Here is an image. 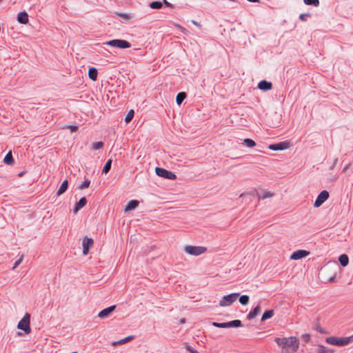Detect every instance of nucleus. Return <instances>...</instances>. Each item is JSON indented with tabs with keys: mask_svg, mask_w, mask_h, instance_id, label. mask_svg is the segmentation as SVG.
<instances>
[{
	"mask_svg": "<svg viewBox=\"0 0 353 353\" xmlns=\"http://www.w3.org/2000/svg\"><path fill=\"white\" fill-rule=\"evenodd\" d=\"M14 158L12 157V151H9L3 159V162L6 165H13Z\"/></svg>",
	"mask_w": 353,
	"mask_h": 353,
	"instance_id": "obj_20",
	"label": "nucleus"
},
{
	"mask_svg": "<svg viewBox=\"0 0 353 353\" xmlns=\"http://www.w3.org/2000/svg\"><path fill=\"white\" fill-rule=\"evenodd\" d=\"M68 128L71 130V132H74L78 130L77 125H69Z\"/></svg>",
	"mask_w": 353,
	"mask_h": 353,
	"instance_id": "obj_39",
	"label": "nucleus"
},
{
	"mask_svg": "<svg viewBox=\"0 0 353 353\" xmlns=\"http://www.w3.org/2000/svg\"><path fill=\"white\" fill-rule=\"evenodd\" d=\"M162 6H163V3L161 1H152L150 3V7L152 9L159 10V9H161L162 8Z\"/></svg>",
	"mask_w": 353,
	"mask_h": 353,
	"instance_id": "obj_30",
	"label": "nucleus"
},
{
	"mask_svg": "<svg viewBox=\"0 0 353 353\" xmlns=\"http://www.w3.org/2000/svg\"><path fill=\"white\" fill-rule=\"evenodd\" d=\"M155 172L157 176L164 179L174 180L176 178V176L174 172L162 168H156Z\"/></svg>",
	"mask_w": 353,
	"mask_h": 353,
	"instance_id": "obj_8",
	"label": "nucleus"
},
{
	"mask_svg": "<svg viewBox=\"0 0 353 353\" xmlns=\"http://www.w3.org/2000/svg\"><path fill=\"white\" fill-rule=\"evenodd\" d=\"M309 252L304 250H299L294 252L290 256L292 260H299L304 257H306L309 254Z\"/></svg>",
	"mask_w": 353,
	"mask_h": 353,
	"instance_id": "obj_11",
	"label": "nucleus"
},
{
	"mask_svg": "<svg viewBox=\"0 0 353 353\" xmlns=\"http://www.w3.org/2000/svg\"><path fill=\"white\" fill-rule=\"evenodd\" d=\"M192 23L194 25L196 26H199V27H200V26H201V25L199 24V23H198L197 21H194V20H192Z\"/></svg>",
	"mask_w": 353,
	"mask_h": 353,
	"instance_id": "obj_43",
	"label": "nucleus"
},
{
	"mask_svg": "<svg viewBox=\"0 0 353 353\" xmlns=\"http://www.w3.org/2000/svg\"><path fill=\"white\" fill-rule=\"evenodd\" d=\"M243 144L248 148H253L254 146L256 145L255 141L254 140H252L251 139H248V138L245 139L243 140Z\"/></svg>",
	"mask_w": 353,
	"mask_h": 353,
	"instance_id": "obj_31",
	"label": "nucleus"
},
{
	"mask_svg": "<svg viewBox=\"0 0 353 353\" xmlns=\"http://www.w3.org/2000/svg\"><path fill=\"white\" fill-rule=\"evenodd\" d=\"M185 322V320L184 319H182L181 320V323H184Z\"/></svg>",
	"mask_w": 353,
	"mask_h": 353,
	"instance_id": "obj_51",
	"label": "nucleus"
},
{
	"mask_svg": "<svg viewBox=\"0 0 353 353\" xmlns=\"http://www.w3.org/2000/svg\"><path fill=\"white\" fill-rule=\"evenodd\" d=\"M316 331H319V332H321V331H323L321 328H317Z\"/></svg>",
	"mask_w": 353,
	"mask_h": 353,
	"instance_id": "obj_48",
	"label": "nucleus"
},
{
	"mask_svg": "<svg viewBox=\"0 0 353 353\" xmlns=\"http://www.w3.org/2000/svg\"><path fill=\"white\" fill-rule=\"evenodd\" d=\"M247 1L249 2H251V3H258L260 1V0H247Z\"/></svg>",
	"mask_w": 353,
	"mask_h": 353,
	"instance_id": "obj_46",
	"label": "nucleus"
},
{
	"mask_svg": "<svg viewBox=\"0 0 353 353\" xmlns=\"http://www.w3.org/2000/svg\"><path fill=\"white\" fill-rule=\"evenodd\" d=\"M211 325L218 328H230V327H239L242 326L241 321L239 319L233 320L229 322L216 323L212 322Z\"/></svg>",
	"mask_w": 353,
	"mask_h": 353,
	"instance_id": "obj_3",
	"label": "nucleus"
},
{
	"mask_svg": "<svg viewBox=\"0 0 353 353\" xmlns=\"http://www.w3.org/2000/svg\"><path fill=\"white\" fill-rule=\"evenodd\" d=\"M334 280H335V276H334L330 277V278L328 279L329 282H334Z\"/></svg>",
	"mask_w": 353,
	"mask_h": 353,
	"instance_id": "obj_45",
	"label": "nucleus"
},
{
	"mask_svg": "<svg viewBox=\"0 0 353 353\" xmlns=\"http://www.w3.org/2000/svg\"><path fill=\"white\" fill-rule=\"evenodd\" d=\"M290 147V143L288 141H282L269 145V149L274 151L283 150L288 149Z\"/></svg>",
	"mask_w": 353,
	"mask_h": 353,
	"instance_id": "obj_10",
	"label": "nucleus"
},
{
	"mask_svg": "<svg viewBox=\"0 0 353 353\" xmlns=\"http://www.w3.org/2000/svg\"><path fill=\"white\" fill-rule=\"evenodd\" d=\"M272 88V83L270 81L266 80H261L258 83V88L261 90L268 91Z\"/></svg>",
	"mask_w": 353,
	"mask_h": 353,
	"instance_id": "obj_13",
	"label": "nucleus"
},
{
	"mask_svg": "<svg viewBox=\"0 0 353 353\" xmlns=\"http://www.w3.org/2000/svg\"><path fill=\"white\" fill-rule=\"evenodd\" d=\"M186 350L190 352V353H196L197 352L196 351H195L191 346L190 345H187L186 346Z\"/></svg>",
	"mask_w": 353,
	"mask_h": 353,
	"instance_id": "obj_41",
	"label": "nucleus"
},
{
	"mask_svg": "<svg viewBox=\"0 0 353 353\" xmlns=\"http://www.w3.org/2000/svg\"><path fill=\"white\" fill-rule=\"evenodd\" d=\"M139 201L137 200H131L130 201L125 207V212H130L134 210L138 205Z\"/></svg>",
	"mask_w": 353,
	"mask_h": 353,
	"instance_id": "obj_18",
	"label": "nucleus"
},
{
	"mask_svg": "<svg viewBox=\"0 0 353 353\" xmlns=\"http://www.w3.org/2000/svg\"><path fill=\"white\" fill-rule=\"evenodd\" d=\"M23 175V172H21V173L19 174V176H22Z\"/></svg>",
	"mask_w": 353,
	"mask_h": 353,
	"instance_id": "obj_50",
	"label": "nucleus"
},
{
	"mask_svg": "<svg viewBox=\"0 0 353 353\" xmlns=\"http://www.w3.org/2000/svg\"><path fill=\"white\" fill-rule=\"evenodd\" d=\"M328 198L329 192L327 190L321 191L316 199L314 206L315 208L320 207Z\"/></svg>",
	"mask_w": 353,
	"mask_h": 353,
	"instance_id": "obj_9",
	"label": "nucleus"
},
{
	"mask_svg": "<svg viewBox=\"0 0 353 353\" xmlns=\"http://www.w3.org/2000/svg\"><path fill=\"white\" fill-rule=\"evenodd\" d=\"M72 353H78V352H72Z\"/></svg>",
	"mask_w": 353,
	"mask_h": 353,
	"instance_id": "obj_52",
	"label": "nucleus"
},
{
	"mask_svg": "<svg viewBox=\"0 0 353 353\" xmlns=\"http://www.w3.org/2000/svg\"><path fill=\"white\" fill-rule=\"evenodd\" d=\"M104 44L121 49L129 48L131 47L130 43L123 39H112L106 41Z\"/></svg>",
	"mask_w": 353,
	"mask_h": 353,
	"instance_id": "obj_4",
	"label": "nucleus"
},
{
	"mask_svg": "<svg viewBox=\"0 0 353 353\" xmlns=\"http://www.w3.org/2000/svg\"><path fill=\"white\" fill-rule=\"evenodd\" d=\"M134 116V110H130L128 112V113L127 114V115H126V117H125V121L127 123H130V122L132 120V119H133Z\"/></svg>",
	"mask_w": 353,
	"mask_h": 353,
	"instance_id": "obj_32",
	"label": "nucleus"
},
{
	"mask_svg": "<svg viewBox=\"0 0 353 353\" xmlns=\"http://www.w3.org/2000/svg\"><path fill=\"white\" fill-rule=\"evenodd\" d=\"M90 181L88 179H85V181L79 185V189L87 188L90 186Z\"/></svg>",
	"mask_w": 353,
	"mask_h": 353,
	"instance_id": "obj_35",
	"label": "nucleus"
},
{
	"mask_svg": "<svg viewBox=\"0 0 353 353\" xmlns=\"http://www.w3.org/2000/svg\"><path fill=\"white\" fill-rule=\"evenodd\" d=\"M239 296V293H232L228 295L223 296L219 302V305L221 307L229 306L232 305Z\"/></svg>",
	"mask_w": 353,
	"mask_h": 353,
	"instance_id": "obj_5",
	"label": "nucleus"
},
{
	"mask_svg": "<svg viewBox=\"0 0 353 353\" xmlns=\"http://www.w3.org/2000/svg\"><path fill=\"white\" fill-rule=\"evenodd\" d=\"M23 256L21 255L14 263V266H13V269L16 268L17 267H18L22 262L23 261Z\"/></svg>",
	"mask_w": 353,
	"mask_h": 353,
	"instance_id": "obj_37",
	"label": "nucleus"
},
{
	"mask_svg": "<svg viewBox=\"0 0 353 353\" xmlns=\"http://www.w3.org/2000/svg\"><path fill=\"white\" fill-rule=\"evenodd\" d=\"M303 338L305 341H307L310 339V336H309V334H305V335H303Z\"/></svg>",
	"mask_w": 353,
	"mask_h": 353,
	"instance_id": "obj_44",
	"label": "nucleus"
},
{
	"mask_svg": "<svg viewBox=\"0 0 353 353\" xmlns=\"http://www.w3.org/2000/svg\"><path fill=\"white\" fill-rule=\"evenodd\" d=\"M23 333H24V332H17V334H18V336H23Z\"/></svg>",
	"mask_w": 353,
	"mask_h": 353,
	"instance_id": "obj_47",
	"label": "nucleus"
},
{
	"mask_svg": "<svg viewBox=\"0 0 353 353\" xmlns=\"http://www.w3.org/2000/svg\"><path fill=\"white\" fill-rule=\"evenodd\" d=\"M134 339V336L133 335H130L128 336H126L122 339L118 340V341H114L111 343L112 345L116 346V345H123L132 339Z\"/></svg>",
	"mask_w": 353,
	"mask_h": 353,
	"instance_id": "obj_16",
	"label": "nucleus"
},
{
	"mask_svg": "<svg viewBox=\"0 0 353 353\" xmlns=\"http://www.w3.org/2000/svg\"><path fill=\"white\" fill-rule=\"evenodd\" d=\"M163 4H165V6L168 8H172L173 7V5L170 3H169L167 0H163V2H162Z\"/></svg>",
	"mask_w": 353,
	"mask_h": 353,
	"instance_id": "obj_40",
	"label": "nucleus"
},
{
	"mask_svg": "<svg viewBox=\"0 0 353 353\" xmlns=\"http://www.w3.org/2000/svg\"><path fill=\"white\" fill-rule=\"evenodd\" d=\"M250 301V297L248 295L243 294L239 296V302L243 305H246L248 304Z\"/></svg>",
	"mask_w": 353,
	"mask_h": 353,
	"instance_id": "obj_28",
	"label": "nucleus"
},
{
	"mask_svg": "<svg viewBox=\"0 0 353 353\" xmlns=\"http://www.w3.org/2000/svg\"><path fill=\"white\" fill-rule=\"evenodd\" d=\"M94 241L92 238H85L83 241V247H87L88 248L93 246Z\"/></svg>",
	"mask_w": 353,
	"mask_h": 353,
	"instance_id": "obj_27",
	"label": "nucleus"
},
{
	"mask_svg": "<svg viewBox=\"0 0 353 353\" xmlns=\"http://www.w3.org/2000/svg\"><path fill=\"white\" fill-rule=\"evenodd\" d=\"M274 341L281 348V353H294L299 346V340L296 336L276 337Z\"/></svg>",
	"mask_w": 353,
	"mask_h": 353,
	"instance_id": "obj_1",
	"label": "nucleus"
},
{
	"mask_svg": "<svg viewBox=\"0 0 353 353\" xmlns=\"http://www.w3.org/2000/svg\"><path fill=\"white\" fill-rule=\"evenodd\" d=\"M87 203V199L85 196L80 199V200L75 204L73 211L77 213L82 208H83Z\"/></svg>",
	"mask_w": 353,
	"mask_h": 353,
	"instance_id": "obj_17",
	"label": "nucleus"
},
{
	"mask_svg": "<svg viewBox=\"0 0 353 353\" xmlns=\"http://www.w3.org/2000/svg\"><path fill=\"white\" fill-rule=\"evenodd\" d=\"M30 322V314L29 313H26L21 320L19 322L17 328L24 332L31 331Z\"/></svg>",
	"mask_w": 353,
	"mask_h": 353,
	"instance_id": "obj_7",
	"label": "nucleus"
},
{
	"mask_svg": "<svg viewBox=\"0 0 353 353\" xmlns=\"http://www.w3.org/2000/svg\"><path fill=\"white\" fill-rule=\"evenodd\" d=\"M326 343L336 346H345L353 341V335L346 337L330 336L326 338Z\"/></svg>",
	"mask_w": 353,
	"mask_h": 353,
	"instance_id": "obj_2",
	"label": "nucleus"
},
{
	"mask_svg": "<svg viewBox=\"0 0 353 353\" xmlns=\"http://www.w3.org/2000/svg\"><path fill=\"white\" fill-rule=\"evenodd\" d=\"M187 94L184 92H179L176 97V103L180 105L182 102L184 101V99L186 98Z\"/></svg>",
	"mask_w": 353,
	"mask_h": 353,
	"instance_id": "obj_24",
	"label": "nucleus"
},
{
	"mask_svg": "<svg viewBox=\"0 0 353 353\" xmlns=\"http://www.w3.org/2000/svg\"><path fill=\"white\" fill-rule=\"evenodd\" d=\"M261 311V307L260 304H258L256 307L251 310L249 314L247 316V319L248 320H251L255 318Z\"/></svg>",
	"mask_w": 353,
	"mask_h": 353,
	"instance_id": "obj_14",
	"label": "nucleus"
},
{
	"mask_svg": "<svg viewBox=\"0 0 353 353\" xmlns=\"http://www.w3.org/2000/svg\"><path fill=\"white\" fill-rule=\"evenodd\" d=\"M115 308L116 305H111L108 307L99 312L98 316L101 319L107 318L115 310Z\"/></svg>",
	"mask_w": 353,
	"mask_h": 353,
	"instance_id": "obj_12",
	"label": "nucleus"
},
{
	"mask_svg": "<svg viewBox=\"0 0 353 353\" xmlns=\"http://www.w3.org/2000/svg\"><path fill=\"white\" fill-rule=\"evenodd\" d=\"M184 250L188 254L199 256L204 253L207 250V248L203 246L187 245L185 247Z\"/></svg>",
	"mask_w": 353,
	"mask_h": 353,
	"instance_id": "obj_6",
	"label": "nucleus"
},
{
	"mask_svg": "<svg viewBox=\"0 0 353 353\" xmlns=\"http://www.w3.org/2000/svg\"><path fill=\"white\" fill-rule=\"evenodd\" d=\"M305 4L308 6H319V0H303Z\"/></svg>",
	"mask_w": 353,
	"mask_h": 353,
	"instance_id": "obj_33",
	"label": "nucleus"
},
{
	"mask_svg": "<svg viewBox=\"0 0 353 353\" xmlns=\"http://www.w3.org/2000/svg\"><path fill=\"white\" fill-rule=\"evenodd\" d=\"M115 14L122 18L125 21H128L132 18V14L123 13V12H115Z\"/></svg>",
	"mask_w": 353,
	"mask_h": 353,
	"instance_id": "obj_25",
	"label": "nucleus"
},
{
	"mask_svg": "<svg viewBox=\"0 0 353 353\" xmlns=\"http://www.w3.org/2000/svg\"><path fill=\"white\" fill-rule=\"evenodd\" d=\"M339 262L343 267H346L349 263V257L347 254H343L339 257Z\"/></svg>",
	"mask_w": 353,
	"mask_h": 353,
	"instance_id": "obj_21",
	"label": "nucleus"
},
{
	"mask_svg": "<svg viewBox=\"0 0 353 353\" xmlns=\"http://www.w3.org/2000/svg\"><path fill=\"white\" fill-rule=\"evenodd\" d=\"M89 249H90V248H87V247H83V254L84 255H87V254H88V253Z\"/></svg>",
	"mask_w": 353,
	"mask_h": 353,
	"instance_id": "obj_42",
	"label": "nucleus"
},
{
	"mask_svg": "<svg viewBox=\"0 0 353 353\" xmlns=\"http://www.w3.org/2000/svg\"><path fill=\"white\" fill-rule=\"evenodd\" d=\"M2 0H0V2Z\"/></svg>",
	"mask_w": 353,
	"mask_h": 353,
	"instance_id": "obj_53",
	"label": "nucleus"
},
{
	"mask_svg": "<svg viewBox=\"0 0 353 353\" xmlns=\"http://www.w3.org/2000/svg\"><path fill=\"white\" fill-rule=\"evenodd\" d=\"M179 28H180L182 31L185 30V28H182L181 26H179Z\"/></svg>",
	"mask_w": 353,
	"mask_h": 353,
	"instance_id": "obj_49",
	"label": "nucleus"
},
{
	"mask_svg": "<svg viewBox=\"0 0 353 353\" xmlns=\"http://www.w3.org/2000/svg\"><path fill=\"white\" fill-rule=\"evenodd\" d=\"M98 71L94 68H90L88 70V77L92 81H96L97 79Z\"/></svg>",
	"mask_w": 353,
	"mask_h": 353,
	"instance_id": "obj_23",
	"label": "nucleus"
},
{
	"mask_svg": "<svg viewBox=\"0 0 353 353\" xmlns=\"http://www.w3.org/2000/svg\"><path fill=\"white\" fill-rule=\"evenodd\" d=\"M68 188V181L67 180H65L62 182L57 192V195L60 196L61 194H63Z\"/></svg>",
	"mask_w": 353,
	"mask_h": 353,
	"instance_id": "obj_19",
	"label": "nucleus"
},
{
	"mask_svg": "<svg viewBox=\"0 0 353 353\" xmlns=\"http://www.w3.org/2000/svg\"><path fill=\"white\" fill-rule=\"evenodd\" d=\"M273 196V193L271 192H265L263 193V195L261 196L263 199L271 197Z\"/></svg>",
	"mask_w": 353,
	"mask_h": 353,
	"instance_id": "obj_38",
	"label": "nucleus"
},
{
	"mask_svg": "<svg viewBox=\"0 0 353 353\" xmlns=\"http://www.w3.org/2000/svg\"><path fill=\"white\" fill-rule=\"evenodd\" d=\"M112 163V159H108L106 161V163H105V165H104V167H103V168L102 170V173L103 174H106L107 173H108V172L111 169Z\"/></svg>",
	"mask_w": 353,
	"mask_h": 353,
	"instance_id": "obj_26",
	"label": "nucleus"
},
{
	"mask_svg": "<svg viewBox=\"0 0 353 353\" xmlns=\"http://www.w3.org/2000/svg\"><path fill=\"white\" fill-rule=\"evenodd\" d=\"M104 145V143L103 141H97V142H94L92 143V148L93 150H99L101 148H102Z\"/></svg>",
	"mask_w": 353,
	"mask_h": 353,
	"instance_id": "obj_34",
	"label": "nucleus"
},
{
	"mask_svg": "<svg viewBox=\"0 0 353 353\" xmlns=\"http://www.w3.org/2000/svg\"><path fill=\"white\" fill-rule=\"evenodd\" d=\"M274 312L273 310H265L261 316V321H265L272 318L274 316Z\"/></svg>",
	"mask_w": 353,
	"mask_h": 353,
	"instance_id": "obj_22",
	"label": "nucleus"
},
{
	"mask_svg": "<svg viewBox=\"0 0 353 353\" xmlns=\"http://www.w3.org/2000/svg\"><path fill=\"white\" fill-rule=\"evenodd\" d=\"M317 352L318 353H333V350L321 345L318 346Z\"/></svg>",
	"mask_w": 353,
	"mask_h": 353,
	"instance_id": "obj_29",
	"label": "nucleus"
},
{
	"mask_svg": "<svg viewBox=\"0 0 353 353\" xmlns=\"http://www.w3.org/2000/svg\"><path fill=\"white\" fill-rule=\"evenodd\" d=\"M17 21L19 23L27 24L28 23V14L26 11L20 12L17 14Z\"/></svg>",
	"mask_w": 353,
	"mask_h": 353,
	"instance_id": "obj_15",
	"label": "nucleus"
},
{
	"mask_svg": "<svg viewBox=\"0 0 353 353\" xmlns=\"http://www.w3.org/2000/svg\"><path fill=\"white\" fill-rule=\"evenodd\" d=\"M310 16H311V14L310 13L301 14L299 15V19L301 20L302 21H307V17H310Z\"/></svg>",
	"mask_w": 353,
	"mask_h": 353,
	"instance_id": "obj_36",
	"label": "nucleus"
}]
</instances>
